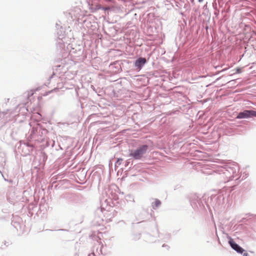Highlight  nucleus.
<instances>
[{
	"instance_id": "f3484780",
	"label": "nucleus",
	"mask_w": 256,
	"mask_h": 256,
	"mask_svg": "<svg viewBox=\"0 0 256 256\" xmlns=\"http://www.w3.org/2000/svg\"><path fill=\"white\" fill-rule=\"evenodd\" d=\"M92 177L94 178H97L98 182H100L101 178L100 174L98 172H94Z\"/></svg>"
},
{
	"instance_id": "423d86ee",
	"label": "nucleus",
	"mask_w": 256,
	"mask_h": 256,
	"mask_svg": "<svg viewBox=\"0 0 256 256\" xmlns=\"http://www.w3.org/2000/svg\"><path fill=\"white\" fill-rule=\"evenodd\" d=\"M148 62L146 58L139 56L134 60V66L136 70L140 71Z\"/></svg>"
},
{
	"instance_id": "6ab92c4d",
	"label": "nucleus",
	"mask_w": 256,
	"mask_h": 256,
	"mask_svg": "<svg viewBox=\"0 0 256 256\" xmlns=\"http://www.w3.org/2000/svg\"><path fill=\"white\" fill-rule=\"evenodd\" d=\"M132 162H133V160H132L131 159H128V160H127L125 162V164H124V166L126 167L128 166V165L131 164V165H132Z\"/></svg>"
},
{
	"instance_id": "4be33fe9",
	"label": "nucleus",
	"mask_w": 256,
	"mask_h": 256,
	"mask_svg": "<svg viewBox=\"0 0 256 256\" xmlns=\"http://www.w3.org/2000/svg\"><path fill=\"white\" fill-rule=\"evenodd\" d=\"M242 72V68L238 67L236 68V73L240 74Z\"/></svg>"
},
{
	"instance_id": "58836bf2",
	"label": "nucleus",
	"mask_w": 256,
	"mask_h": 256,
	"mask_svg": "<svg viewBox=\"0 0 256 256\" xmlns=\"http://www.w3.org/2000/svg\"><path fill=\"white\" fill-rule=\"evenodd\" d=\"M91 87L92 88V89H94V87L92 85Z\"/></svg>"
},
{
	"instance_id": "bb28decb",
	"label": "nucleus",
	"mask_w": 256,
	"mask_h": 256,
	"mask_svg": "<svg viewBox=\"0 0 256 256\" xmlns=\"http://www.w3.org/2000/svg\"><path fill=\"white\" fill-rule=\"evenodd\" d=\"M4 246H9V245H10L9 242H6V241H4Z\"/></svg>"
},
{
	"instance_id": "5701e85b",
	"label": "nucleus",
	"mask_w": 256,
	"mask_h": 256,
	"mask_svg": "<svg viewBox=\"0 0 256 256\" xmlns=\"http://www.w3.org/2000/svg\"><path fill=\"white\" fill-rule=\"evenodd\" d=\"M126 197L128 198H130V199H132V201L134 202V196H132V195H130V194H128L126 196Z\"/></svg>"
},
{
	"instance_id": "79ce46f5",
	"label": "nucleus",
	"mask_w": 256,
	"mask_h": 256,
	"mask_svg": "<svg viewBox=\"0 0 256 256\" xmlns=\"http://www.w3.org/2000/svg\"><path fill=\"white\" fill-rule=\"evenodd\" d=\"M62 198H65V196H62Z\"/></svg>"
},
{
	"instance_id": "c03bdc74",
	"label": "nucleus",
	"mask_w": 256,
	"mask_h": 256,
	"mask_svg": "<svg viewBox=\"0 0 256 256\" xmlns=\"http://www.w3.org/2000/svg\"><path fill=\"white\" fill-rule=\"evenodd\" d=\"M58 146L60 148V149H62V148L59 145Z\"/></svg>"
},
{
	"instance_id": "a211bd4d",
	"label": "nucleus",
	"mask_w": 256,
	"mask_h": 256,
	"mask_svg": "<svg viewBox=\"0 0 256 256\" xmlns=\"http://www.w3.org/2000/svg\"><path fill=\"white\" fill-rule=\"evenodd\" d=\"M122 162V158H118L115 162V167H118L120 166Z\"/></svg>"
},
{
	"instance_id": "f03ea898",
	"label": "nucleus",
	"mask_w": 256,
	"mask_h": 256,
	"mask_svg": "<svg viewBox=\"0 0 256 256\" xmlns=\"http://www.w3.org/2000/svg\"><path fill=\"white\" fill-rule=\"evenodd\" d=\"M224 193L226 194V192L224 190H220L216 194H212L208 199V204H210L215 210H218L222 208L224 204Z\"/></svg>"
},
{
	"instance_id": "37998d69",
	"label": "nucleus",
	"mask_w": 256,
	"mask_h": 256,
	"mask_svg": "<svg viewBox=\"0 0 256 256\" xmlns=\"http://www.w3.org/2000/svg\"><path fill=\"white\" fill-rule=\"evenodd\" d=\"M58 90V88H54L53 90Z\"/></svg>"
},
{
	"instance_id": "cd10ccee",
	"label": "nucleus",
	"mask_w": 256,
	"mask_h": 256,
	"mask_svg": "<svg viewBox=\"0 0 256 256\" xmlns=\"http://www.w3.org/2000/svg\"><path fill=\"white\" fill-rule=\"evenodd\" d=\"M78 54L80 55L82 53V50H81V49H79V50L78 52Z\"/></svg>"
},
{
	"instance_id": "a18cd8bd",
	"label": "nucleus",
	"mask_w": 256,
	"mask_h": 256,
	"mask_svg": "<svg viewBox=\"0 0 256 256\" xmlns=\"http://www.w3.org/2000/svg\"><path fill=\"white\" fill-rule=\"evenodd\" d=\"M115 68H118V66H116Z\"/></svg>"
},
{
	"instance_id": "412c9836",
	"label": "nucleus",
	"mask_w": 256,
	"mask_h": 256,
	"mask_svg": "<svg viewBox=\"0 0 256 256\" xmlns=\"http://www.w3.org/2000/svg\"><path fill=\"white\" fill-rule=\"evenodd\" d=\"M55 144V142L54 140L48 141L46 142V146H48L49 145L51 144L52 147L54 146Z\"/></svg>"
},
{
	"instance_id": "49530a36",
	"label": "nucleus",
	"mask_w": 256,
	"mask_h": 256,
	"mask_svg": "<svg viewBox=\"0 0 256 256\" xmlns=\"http://www.w3.org/2000/svg\"><path fill=\"white\" fill-rule=\"evenodd\" d=\"M148 210V209H146V210Z\"/></svg>"
},
{
	"instance_id": "7ed1b4c3",
	"label": "nucleus",
	"mask_w": 256,
	"mask_h": 256,
	"mask_svg": "<svg viewBox=\"0 0 256 256\" xmlns=\"http://www.w3.org/2000/svg\"><path fill=\"white\" fill-rule=\"evenodd\" d=\"M48 133V130L44 128L42 124H38L36 126L32 128L30 134L28 136V139H34L35 140H38V137L43 138Z\"/></svg>"
},
{
	"instance_id": "393cba45",
	"label": "nucleus",
	"mask_w": 256,
	"mask_h": 256,
	"mask_svg": "<svg viewBox=\"0 0 256 256\" xmlns=\"http://www.w3.org/2000/svg\"><path fill=\"white\" fill-rule=\"evenodd\" d=\"M244 256H250L249 254L245 250L242 254Z\"/></svg>"
},
{
	"instance_id": "f257e3e1",
	"label": "nucleus",
	"mask_w": 256,
	"mask_h": 256,
	"mask_svg": "<svg viewBox=\"0 0 256 256\" xmlns=\"http://www.w3.org/2000/svg\"><path fill=\"white\" fill-rule=\"evenodd\" d=\"M220 176L222 175L226 178L222 182L225 184L230 180L238 181V183L245 180L248 176V174L244 172L239 176L240 168L238 164L231 162L221 166L218 170Z\"/></svg>"
},
{
	"instance_id": "b1692460",
	"label": "nucleus",
	"mask_w": 256,
	"mask_h": 256,
	"mask_svg": "<svg viewBox=\"0 0 256 256\" xmlns=\"http://www.w3.org/2000/svg\"><path fill=\"white\" fill-rule=\"evenodd\" d=\"M110 8H109L108 6V7H104L102 6V8H101V9L100 10H108Z\"/></svg>"
},
{
	"instance_id": "7c9ffc66",
	"label": "nucleus",
	"mask_w": 256,
	"mask_h": 256,
	"mask_svg": "<svg viewBox=\"0 0 256 256\" xmlns=\"http://www.w3.org/2000/svg\"><path fill=\"white\" fill-rule=\"evenodd\" d=\"M88 256H95V254L94 252H92L88 254Z\"/></svg>"
},
{
	"instance_id": "2eb2a0df",
	"label": "nucleus",
	"mask_w": 256,
	"mask_h": 256,
	"mask_svg": "<svg viewBox=\"0 0 256 256\" xmlns=\"http://www.w3.org/2000/svg\"><path fill=\"white\" fill-rule=\"evenodd\" d=\"M132 240H137L140 239L141 237V234L140 232L133 233L132 235Z\"/></svg>"
},
{
	"instance_id": "4c0bfd02",
	"label": "nucleus",
	"mask_w": 256,
	"mask_h": 256,
	"mask_svg": "<svg viewBox=\"0 0 256 256\" xmlns=\"http://www.w3.org/2000/svg\"><path fill=\"white\" fill-rule=\"evenodd\" d=\"M204 0H198L199 2H202Z\"/></svg>"
},
{
	"instance_id": "a19ab883",
	"label": "nucleus",
	"mask_w": 256,
	"mask_h": 256,
	"mask_svg": "<svg viewBox=\"0 0 256 256\" xmlns=\"http://www.w3.org/2000/svg\"><path fill=\"white\" fill-rule=\"evenodd\" d=\"M176 189H177L176 186H175V187H174V190H176Z\"/></svg>"
},
{
	"instance_id": "4468645a",
	"label": "nucleus",
	"mask_w": 256,
	"mask_h": 256,
	"mask_svg": "<svg viewBox=\"0 0 256 256\" xmlns=\"http://www.w3.org/2000/svg\"><path fill=\"white\" fill-rule=\"evenodd\" d=\"M88 6H90V10H92V12H95L97 11L98 10H100L101 8H102V6H100L99 4H90V2H88Z\"/></svg>"
},
{
	"instance_id": "dca6fc26",
	"label": "nucleus",
	"mask_w": 256,
	"mask_h": 256,
	"mask_svg": "<svg viewBox=\"0 0 256 256\" xmlns=\"http://www.w3.org/2000/svg\"><path fill=\"white\" fill-rule=\"evenodd\" d=\"M196 201L200 206V205L202 202H200V200L196 199L195 200H190V204L192 207L197 206Z\"/></svg>"
},
{
	"instance_id": "a878e982",
	"label": "nucleus",
	"mask_w": 256,
	"mask_h": 256,
	"mask_svg": "<svg viewBox=\"0 0 256 256\" xmlns=\"http://www.w3.org/2000/svg\"><path fill=\"white\" fill-rule=\"evenodd\" d=\"M25 144L28 146V147H31L32 148V145L28 142H26Z\"/></svg>"
},
{
	"instance_id": "f704fd0d",
	"label": "nucleus",
	"mask_w": 256,
	"mask_h": 256,
	"mask_svg": "<svg viewBox=\"0 0 256 256\" xmlns=\"http://www.w3.org/2000/svg\"><path fill=\"white\" fill-rule=\"evenodd\" d=\"M79 256V254H78V252H76V253H75V254H74V256Z\"/></svg>"
},
{
	"instance_id": "c756f323",
	"label": "nucleus",
	"mask_w": 256,
	"mask_h": 256,
	"mask_svg": "<svg viewBox=\"0 0 256 256\" xmlns=\"http://www.w3.org/2000/svg\"><path fill=\"white\" fill-rule=\"evenodd\" d=\"M100 252L101 254H103V252H102V246H101L100 247Z\"/></svg>"
},
{
	"instance_id": "20e7f679",
	"label": "nucleus",
	"mask_w": 256,
	"mask_h": 256,
	"mask_svg": "<svg viewBox=\"0 0 256 256\" xmlns=\"http://www.w3.org/2000/svg\"><path fill=\"white\" fill-rule=\"evenodd\" d=\"M148 148V145L142 144L138 146L136 150H129L128 156L136 160H140L146 152Z\"/></svg>"
},
{
	"instance_id": "0eeeda50",
	"label": "nucleus",
	"mask_w": 256,
	"mask_h": 256,
	"mask_svg": "<svg viewBox=\"0 0 256 256\" xmlns=\"http://www.w3.org/2000/svg\"><path fill=\"white\" fill-rule=\"evenodd\" d=\"M56 32L55 34L57 36V38H64L66 30L65 28L62 25L60 22L58 21L56 24Z\"/></svg>"
},
{
	"instance_id": "473e14b6",
	"label": "nucleus",
	"mask_w": 256,
	"mask_h": 256,
	"mask_svg": "<svg viewBox=\"0 0 256 256\" xmlns=\"http://www.w3.org/2000/svg\"><path fill=\"white\" fill-rule=\"evenodd\" d=\"M190 1L192 4H195L194 0H190Z\"/></svg>"
},
{
	"instance_id": "ea45409f",
	"label": "nucleus",
	"mask_w": 256,
	"mask_h": 256,
	"mask_svg": "<svg viewBox=\"0 0 256 256\" xmlns=\"http://www.w3.org/2000/svg\"><path fill=\"white\" fill-rule=\"evenodd\" d=\"M132 168L131 166L129 167L128 168V170H130Z\"/></svg>"
},
{
	"instance_id": "f8f14e48",
	"label": "nucleus",
	"mask_w": 256,
	"mask_h": 256,
	"mask_svg": "<svg viewBox=\"0 0 256 256\" xmlns=\"http://www.w3.org/2000/svg\"><path fill=\"white\" fill-rule=\"evenodd\" d=\"M158 236H156V238L158 237L164 242H168L171 237L170 234L168 232L158 234V230H156Z\"/></svg>"
},
{
	"instance_id": "c85d7f7f",
	"label": "nucleus",
	"mask_w": 256,
	"mask_h": 256,
	"mask_svg": "<svg viewBox=\"0 0 256 256\" xmlns=\"http://www.w3.org/2000/svg\"><path fill=\"white\" fill-rule=\"evenodd\" d=\"M118 64L119 66H120V62L118 61H116V62H114V64Z\"/></svg>"
},
{
	"instance_id": "1a4fd4ad",
	"label": "nucleus",
	"mask_w": 256,
	"mask_h": 256,
	"mask_svg": "<svg viewBox=\"0 0 256 256\" xmlns=\"http://www.w3.org/2000/svg\"><path fill=\"white\" fill-rule=\"evenodd\" d=\"M22 222V219L19 216L14 215L12 216L11 224L16 230H18V228H20V224Z\"/></svg>"
},
{
	"instance_id": "2f4dec72",
	"label": "nucleus",
	"mask_w": 256,
	"mask_h": 256,
	"mask_svg": "<svg viewBox=\"0 0 256 256\" xmlns=\"http://www.w3.org/2000/svg\"><path fill=\"white\" fill-rule=\"evenodd\" d=\"M162 246V247H166L168 248V249L169 248V246L166 244H164Z\"/></svg>"
},
{
	"instance_id": "c9c22d12",
	"label": "nucleus",
	"mask_w": 256,
	"mask_h": 256,
	"mask_svg": "<svg viewBox=\"0 0 256 256\" xmlns=\"http://www.w3.org/2000/svg\"><path fill=\"white\" fill-rule=\"evenodd\" d=\"M148 240H151V241H154V240H154L153 238H149Z\"/></svg>"
},
{
	"instance_id": "aec40b11",
	"label": "nucleus",
	"mask_w": 256,
	"mask_h": 256,
	"mask_svg": "<svg viewBox=\"0 0 256 256\" xmlns=\"http://www.w3.org/2000/svg\"><path fill=\"white\" fill-rule=\"evenodd\" d=\"M254 117L256 118V111L250 110V118Z\"/></svg>"
},
{
	"instance_id": "ddd939ff",
	"label": "nucleus",
	"mask_w": 256,
	"mask_h": 256,
	"mask_svg": "<svg viewBox=\"0 0 256 256\" xmlns=\"http://www.w3.org/2000/svg\"><path fill=\"white\" fill-rule=\"evenodd\" d=\"M152 200H154V201L151 203V206L152 209L156 210L161 206L162 202L158 198H152Z\"/></svg>"
},
{
	"instance_id": "9d476101",
	"label": "nucleus",
	"mask_w": 256,
	"mask_h": 256,
	"mask_svg": "<svg viewBox=\"0 0 256 256\" xmlns=\"http://www.w3.org/2000/svg\"><path fill=\"white\" fill-rule=\"evenodd\" d=\"M250 118V110H245L238 113L236 118Z\"/></svg>"
},
{
	"instance_id": "e433bc0d",
	"label": "nucleus",
	"mask_w": 256,
	"mask_h": 256,
	"mask_svg": "<svg viewBox=\"0 0 256 256\" xmlns=\"http://www.w3.org/2000/svg\"><path fill=\"white\" fill-rule=\"evenodd\" d=\"M148 237H150V238H152V236L150 234H148Z\"/></svg>"
},
{
	"instance_id": "72a5a7b5",
	"label": "nucleus",
	"mask_w": 256,
	"mask_h": 256,
	"mask_svg": "<svg viewBox=\"0 0 256 256\" xmlns=\"http://www.w3.org/2000/svg\"><path fill=\"white\" fill-rule=\"evenodd\" d=\"M71 52L76 53V50H74V48H72V50L71 51Z\"/></svg>"
},
{
	"instance_id": "9b49d317",
	"label": "nucleus",
	"mask_w": 256,
	"mask_h": 256,
	"mask_svg": "<svg viewBox=\"0 0 256 256\" xmlns=\"http://www.w3.org/2000/svg\"><path fill=\"white\" fill-rule=\"evenodd\" d=\"M64 38H57L56 40V48L58 50H61L65 47V44L64 41L63 40Z\"/></svg>"
},
{
	"instance_id": "39448f33",
	"label": "nucleus",
	"mask_w": 256,
	"mask_h": 256,
	"mask_svg": "<svg viewBox=\"0 0 256 256\" xmlns=\"http://www.w3.org/2000/svg\"><path fill=\"white\" fill-rule=\"evenodd\" d=\"M223 234L226 235V238L228 240V243L232 250L240 254H242L244 252H245V250L238 244L236 243L234 240L231 236H230L228 234L224 232H223Z\"/></svg>"
},
{
	"instance_id": "6e6552de",
	"label": "nucleus",
	"mask_w": 256,
	"mask_h": 256,
	"mask_svg": "<svg viewBox=\"0 0 256 256\" xmlns=\"http://www.w3.org/2000/svg\"><path fill=\"white\" fill-rule=\"evenodd\" d=\"M64 68V66L63 64H58L53 67V73L49 77L48 80H50L53 76L58 74H60L62 73H64V72L63 71V70Z\"/></svg>"
}]
</instances>
